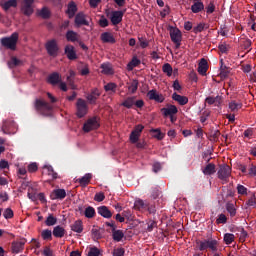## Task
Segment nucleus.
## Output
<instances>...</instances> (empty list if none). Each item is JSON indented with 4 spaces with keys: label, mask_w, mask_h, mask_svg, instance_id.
<instances>
[{
    "label": "nucleus",
    "mask_w": 256,
    "mask_h": 256,
    "mask_svg": "<svg viewBox=\"0 0 256 256\" xmlns=\"http://www.w3.org/2000/svg\"><path fill=\"white\" fill-rule=\"evenodd\" d=\"M162 71L163 73H166L168 77H171V75H173V67L169 63H166L162 66Z\"/></svg>",
    "instance_id": "obj_43"
},
{
    "label": "nucleus",
    "mask_w": 256,
    "mask_h": 256,
    "mask_svg": "<svg viewBox=\"0 0 256 256\" xmlns=\"http://www.w3.org/2000/svg\"><path fill=\"white\" fill-rule=\"evenodd\" d=\"M65 233H66L65 228L58 225L53 228L52 235H54L57 239H61L65 237Z\"/></svg>",
    "instance_id": "obj_27"
},
{
    "label": "nucleus",
    "mask_w": 256,
    "mask_h": 256,
    "mask_svg": "<svg viewBox=\"0 0 256 256\" xmlns=\"http://www.w3.org/2000/svg\"><path fill=\"white\" fill-rule=\"evenodd\" d=\"M47 81L50 85H53V87H55V85H59L61 83L62 78L58 72H53L48 76Z\"/></svg>",
    "instance_id": "obj_17"
},
{
    "label": "nucleus",
    "mask_w": 256,
    "mask_h": 256,
    "mask_svg": "<svg viewBox=\"0 0 256 256\" xmlns=\"http://www.w3.org/2000/svg\"><path fill=\"white\" fill-rule=\"evenodd\" d=\"M241 107H243V105L241 103H237L236 101H231L229 103V109L231 111H239V109H241Z\"/></svg>",
    "instance_id": "obj_49"
},
{
    "label": "nucleus",
    "mask_w": 256,
    "mask_h": 256,
    "mask_svg": "<svg viewBox=\"0 0 256 256\" xmlns=\"http://www.w3.org/2000/svg\"><path fill=\"white\" fill-rule=\"evenodd\" d=\"M137 89H139V81L133 80L129 85L128 90L130 91V93L135 94L137 93Z\"/></svg>",
    "instance_id": "obj_42"
},
{
    "label": "nucleus",
    "mask_w": 256,
    "mask_h": 256,
    "mask_svg": "<svg viewBox=\"0 0 256 256\" xmlns=\"http://www.w3.org/2000/svg\"><path fill=\"white\" fill-rule=\"evenodd\" d=\"M104 90L106 92L112 91V93H115L117 91V84L110 82L104 86Z\"/></svg>",
    "instance_id": "obj_48"
},
{
    "label": "nucleus",
    "mask_w": 256,
    "mask_h": 256,
    "mask_svg": "<svg viewBox=\"0 0 256 256\" xmlns=\"http://www.w3.org/2000/svg\"><path fill=\"white\" fill-rule=\"evenodd\" d=\"M100 39L102 43H110L112 45L116 43L115 37L110 32H103Z\"/></svg>",
    "instance_id": "obj_21"
},
{
    "label": "nucleus",
    "mask_w": 256,
    "mask_h": 256,
    "mask_svg": "<svg viewBox=\"0 0 256 256\" xmlns=\"http://www.w3.org/2000/svg\"><path fill=\"white\" fill-rule=\"evenodd\" d=\"M66 197H67V192L65 191V189H61V188L54 189L50 194V199L52 201H55L57 199L60 201H63V199H65Z\"/></svg>",
    "instance_id": "obj_11"
},
{
    "label": "nucleus",
    "mask_w": 256,
    "mask_h": 256,
    "mask_svg": "<svg viewBox=\"0 0 256 256\" xmlns=\"http://www.w3.org/2000/svg\"><path fill=\"white\" fill-rule=\"evenodd\" d=\"M76 115L79 119H83L85 115H87V111H89V107L87 106V102L82 98H79L76 103Z\"/></svg>",
    "instance_id": "obj_6"
},
{
    "label": "nucleus",
    "mask_w": 256,
    "mask_h": 256,
    "mask_svg": "<svg viewBox=\"0 0 256 256\" xmlns=\"http://www.w3.org/2000/svg\"><path fill=\"white\" fill-rule=\"evenodd\" d=\"M77 11V4L74 1L69 2L66 10V15H68L69 19H73Z\"/></svg>",
    "instance_id": "obj_19"
},
{
    "label": "nucleus",
    "mask_w": 256,
    "mask_h": 256,
    "mask_svg": "<svg viewBox=\"0 0 256 256\" xmlns=\"http://www.w3.org/2000/svg\"><path fill=\"white\" fill-rule=\"evenodd\" d=\"M18 65H21V60H19L17 57H12L8 62V67L10 69H13V67H18Z\"/></svg>",
    "instance_id": "obj_47"
},
{
    "label": "nucleus",
    "mask_w": 256,
    "mask_h": 256,
    "mask_svg": "<svg viewBox=\"0 0 256 256\" xmlns=\"http://www.w3.org/2000/svg\"><path fill=\"white\" fill-rule=\"evenodd\" d=\"M220 79H227L231 73V68L223 64V59L220 60Z\"/></svg>",
    "instance_id": "obj_22"
},
{
    "label": "nucleus",
    "mask_w": 256,
    "mask_h": 256,
    "mask_svg": "<svg viewBox=\"0 0 256 256\" xmlns=\"http://www.w3.org/2000/svg\"><path fill=\"white\" fill-rule=\"evenodd\" d=\"M123 237H125V233H123V230H117V229H112V239L119 243V241L123 240Z\"/></svg>",
    "instance_id": "obj_28"
},
{
    "label": "nucleus",
    "mask_w": 256,
    "mask_h": 256,
    "mask_svg": "<svg viewBox=\"0 0 256 256\" xmlns=\"http://www.w3.org/2000/svg\"><path fill=\"white\" fill-rule=\"evenodd\" d=\"M99 121L97 117L89 118L83 125V131L85 133H89L90 131H95V129H99Z\"/></svg>",
    "instance_id": "obj_7"
},
{
    "label": "nucleus",
    "mask_w": 256,
    "mask_h": 256,
    "mask_svg": "<svg viewBox=\"0 0 256 256\" xmlns=\"http://www.w3.org/2000/svg\"><path fill=\"white\" fill-rule=\"evenodd\" d=\"M74 26L79 29V27H89V20L87 19V15L83 12H79L75 15Z\"/></svg>",
    "instance_id": "obj_8"
},
{
    "label": "nucleus",
    "mask_w": 256,
    "mask_h": 256,
    "mask_svg": "<svg viewBox=\"0 0 256 256\" xmlns=\"http://www.w3.org/2000/svg\"><path fill=\"white\" fill-rule=\"evenodd\" d=\"M79 35L77 34V32L73 31V30H69L66 33V39L67 41H70L71 43H75V41H77Z\"/></svg>",
    "instance_id": "obj_34"
},
{
    "label": "nucleus",
    "mask_w": 256,
    "mask_h": 256,
    "mask_svg": "<svg viewBox=\"0 0 256 256\" xmlns=\"http://www.w3.org/2000/svg\"><path fill=\"white\" fill-rule=\"evenodd\" d=\"M10 7H17V0H8L2 4L4 11H9Z\"/></svg>",
    "instance_id": "obj_41"
},
{
    "label": "nucleus",
    "mask_w": 256,
    "mask_h": 256,
    "mask_svg": "<svg viewBox=\"0 0 256 256\" xmlns=\"http://www.w3.org/2000/svg\"><path fill=\"white\" fill-rule=\"evenodd\" d=\"M91 233H92V239H94V240L101 239V232H99V229L93 228L91 230Z\"/></svg>",
    "instance_id": "obj_60"
},
{
    "label": "nucleus",
    "mask_w": 256,
    "mask_h": 256,
    "mask_svg": "<svg viewBox=\"0 0 256 256\" xmlns=\"http://www.w3.org/2000/svg\"><path fill=\"white\" fill-rule=\"evenodd\" d=\"M147 97L150 99V101H156V103H163V101H165V96L157 93V90L155 89L148 91Z\"/></svg>",
    "instance_id": "obj_12"
},
{
    "label": "nucleus",
    "mask_w": 256,
    "mask_h": 256,
    "mask_svg": "<svg viewBox=\"0 0 256 256\" xmlns=\"http://www.w3.org/2000/svg\"><path fill=\"white\" fill-rule=\"evenodd\" d=\"M121 105L122 107H126V109H131V107L135 105V96L126 98V100Z\"/></svg>",
    "instance_id": "obj_37"
},
{
    "label": "nucleus",
    "mask_w": 256,
    "mask_h": 256,
    "mask_svg": "<svg viewBox=\"0 0 256 256\" xmlns=\"http://www.w3.org/2000/svg\"><path fill=\"white\" fill-rule=\"evenodd\" d=\"M139 65H141V60H139L137 57H133L128 63L127 69L128 71H133V69H135V67H139Z\"/></svg>",
    "instance_id": "obj_33"
},
{
    "label": "nucleus",
    "mask_w": 256,
    "mask_h": 256,
    "mask_svg": "<svg viewBox=\"0 0 256 256\" xmlns=\"http://www.w3.org/2000/svg\"><path fill=\"white\" fill-rule=\"evenodd\" d=\"M25 247V240H21L20 242L12 243V253H21Z\"/></svg>",
    "instance_id": "obj_25"
},
{
    "label": "nucleus",
    "mask_w": 256,
    "mask_h": 256,
    "mask_svg": "<svg viewBox=\"0 0 256 256\" xmlns=\"http://www.w3.org/2000/svg\"><path fill=\"white\" fill-rule=\"evenodd\" d=\"M97 211L98 215H101V217H104V219H111V217H113V213L107 206H99Z\"/></svg>",
    "instance_id": "obj_20"
},
{
    "label": "nucleus",
    "mask_w": 256,
    "mask_h": 256,
    "mask_svg": "<svg viewBox=\"0 0 256 256\" xmlns=\"http://www.w3.org/2000/svg\"><path fill=\"white\" fill-rule=\"evenodd\" d=\"M161 113L164 117H170L172 115H177V113H179V109H177V106L175 105H168L167 108L161 109Z\"/></svg>",
    "instance_id": "obj_16"
},
{
    "label": "nucleus",
    "mask_w": 256,
    "mask_h": 256,
    "mask_svg": "<svg viewBox=\"0 0 256 256\" xmlns=\"http://www.w3.org/2000/svg\"><path fill=\"white\" fill-rule=\"evenodd\" d=\"M205 29H209V24L205 22H200L196 27L193 28V33L197 35L198 33H202Z\"/></svg>",
    "instance_id": "obj_32"
},
{
    "label": "nucleus",
    "mask_w": 256,
    "mask_h": 256,
    "mask_svg": "<svg viewBox=\"0 0 256 256\" xmlns=\"http://www.w3.org/2000/svg\"><path fill=\"white\" fill-rule=\"evenodd\" d=\"M45 49L50 57H57L59 55V44H57L55 39L47 41Z\"/></svg>",
    "instance_id": "obj_4"
},
{
    "label": "nucleus",
    "mask_w": 256,
    "mask_h": 256,
    "mask_svg": "<svg viewBox=\"0 0 256 256\" xmlns=\"http://www.w3.org/2000/svg\"><path fill=\"white\" fill-rule=\"evenodd\" d=\"M170 39L175 44V49H179L181 47V41H183V35L181 34V30L171 27Z\"/></svg>",
    "instance_id": "obj_3"
},
{
    "label": "nucleus",
    "mask_w": 256,
    "mask_h": 256,
    "mask_svg": "<svg viewBox=\"0 0 256 256\" xmlns=\"http://www.w3.org/2000/svg\"><path fill=\"white\" fill-rule=\"evenodd\" d=\"M14 215L13 209L11 208H6L3 212V217L6 219H13Z\"/></svg>",
    "instance_id": "obj_50"
},
{
    "label": "nucleus",
    "mask_w": 256,
    "mask_h": 256,
    "mask_svg": "<svg viewBox=\"0 0 256 256\" xmlns=\"http://www.w3.org/2000/svg\"><path fill=\"white\" fill-rule=\"evenodd\" d=\"M100 68L102 69V73L104 75H113L115 71H113V66L111 63H103L101 64Z\"/></svg>",
    "instance_id": "obj_30"
},
{
    "label": "nucleus",
    "mask_w": 256,
    "mask_h": 256,
    "mask_svg": "<svg viewBox=\"0 0 256 256\" xmlns=\"http://www.w3.org/2000/svg\"><path fill=\"white\" fill-rule=\"evenodd\" d=\"M216 223L217 225H225L227 223V216L225 214L218 215Z\"/></svg>",
    "instance_id": "obj_51"
},
{
    "label": "nucleus",
    "mask_w": 256,
    "mask_h": 256,
    "mask_svg": "<svg viewBox=\"0 0 256 256\" xmlns=\"http://www.w3.org/2000/svg\"><path fill=\"white\" fill-rule=\"evenodd\" d=\"M99 25L100 27H109V20H107V18H105L104 16L101 17V19L99 20Z\"/></svg>",
    "instance_id": "obj_62"
},
{
    "label": "nucleus",
    "mask_w": 256,
    "mask_h": 256,
    "mask_svg": "<svg viewBox=\"0 0 256 256\" xmlns=\"http://www.w3.org/2000/svg\"><path fill=\"white\" fill-rule=\"evenodd\" d=\"M147 203H145L143 200L141 199H138L134 202V206L133 208L136 210V211H141V212H144V211H147Z\"/></svg>",
    "instance_id": "obj_26"
},
{
    "label": "nucleus",
    "mask_w": 256,
    "mask_h": 256,
    "mask_svg": "<svg viewBox=\"0 0 256 256\" xmlns=\"http://www.w3.org/2000/svg\"><path fill=\"white\" fill-rule=\"evenodd\" d=\"M233 241H235V235L234 234H231V233L224 234V243L226 245H231V243H233Z\"/></svg>",
    "instance_id": "obj_44"
},
{
    "label": "nucleus",
    "mask_w": 256,
    "mask_h": 256,
    "mask_svg": "<svg viewBox=\"0 0 256 256\" xmlns=\"http://www.w3.org/2000/svg\"><path fill=\"white\" fill-rule=\"evenodd\" d=\"M99 255H101V251H99V248L97 247L90 248L88 252V256H99Z\"/></svg>",
    "instance_id": "obj_57"
},
{
    "label": "nucleus",
    "mask_w": 256,
    "mask_h": 256,
    "mask_svg": "<svg viewBox=\"0 0 256 256\" xmlns=\"http://www.w3.org/2000/svg\"><path fill=\"white\" fill-rule=\"evenodd\" d=\"M194 1L195 2L191 6L192 13H201V11L205 9V5L203 4V2L199 0H194Z\"/></svg>",
    "instance_id": "obj_23"
},
{
    "label": "nucleus",
    "mask_w": 256,
    "mask_h": 256,
    "mask_svg": "<svg viewBox=\"0 0 256 256\" xmlns=\"http://www.w3.org/2000/svg\"><path fill=\"white\" fill-rule=\"evenodd\" d=\"M152 133H154V137L159 141H161L165 137V134H163L159 129H153Z\"/></svg>",
    "instance_id": "obj_53"
},
{
    "label": "nucleus",
    "mask_w": 256,
    "mask_h": 256,
    "mask_svg": "<svg viewBox=\"0 0 256 256\" xmlns=\"http://www.w3.org/2000/svg\"><path fill=\"white\" fill-rule=\"evenodd\" d=\"M44 169H47L48 175L52 177V179H57V172L53 170V166H44Z\"/></svg>",
    "instance_id": "obj_52"
},
{
    "label": "nucleus",
    "mask_w": 256,
    "mask_h": 256,
    "mask_svg": "<svg viewBox=\"0 0 256 256\" xmlns=\"http://www.w3.org/2000/svg\"><path fill=\"white\" fill-rule=\"evenodd\" d=\"M113 256H125V248H116L112 252Z\"/></svg>",
    "instance_id": "obj_58"
},
{
    "label": "nucleus",
    "mask_w": 256,
    "mask_h": 256,
    "mask_svg": "<svg viewBox=\"0 0 256 256\" xmlns=\"http://www.w3.org/2000/svg\"><path fill=\"white\" fill-rule=\"evenodd\" d=\"M123 15H125L124 11H112L110 17L112 25H119L123 21Z\"/></svg>",
    "instance_id": "obj_14"
},
{
    "label": "nucleus",
    "mask_w": 256,
    "mask_h": 256,
    "mask_svg": "<svg viewBox=\"0 0 256 256\" xmlns=\"http://www.w3.org/2000/svg\"><path fill=\"white\" fill-rule=\"evenodd\" d=\"M209 70V64L207 63V60L205 58H202L200 60V63L198 64V73L205 77L207 75V71Z\"/></svg>",
    "instance_id": "obj_18"
},
{
    "label": "nucleus",
    "mask_w": 256,
    "mask_h": 256,
    "mask_svg": "<svg viewBox=\"0 0 256 256\" xmlns=\"http://www.w3.org/2000/svg\"><path fill=\"white\" fill-rule=\"evenodd\" d=\"M17 41H19V33L14 32L9 37L1 38L0 43L2 47L15 51L17 49Z\"/></svg>",
    "instance_id": "obj_2"
},
{
    "label": "nucleus",
    "mask_w": 256,
    "mask_h": 256,
    "mask_svg": "<svg viewBox=\"0 0 256 256\" xmlns=\"http://www.w3.org/2000/svg\"><path fill=\"white\" fill-rule=\"evenodd\" d=\"M39 15L42 19H49L51 17V11H49V8L44 7L40 10Z\"/></svg>",
    "instance_id": "obj_45"
},
{
    "label": "nucleus",
    "mask_w": 256,
    "mask_h": 256,
    "mask_svg": "<svg viewBox=\"0 0 256 256\" xmlns=\"http://www.w3.org/2000/svg\"><path fill=\"white\" fill-rule=\"evenodd\" d=\"M138 41L142 49H147V47H149V41H147V38L139 37Z\"/></svg>",
    "instance_id": "obj_54"
},
{
    "label": "nucleus",
    "mask_w": 256,
    "mask_h": 256,
    "mask_svg": "<svg viewBox=\"0 0 256 256\" xmlns=\"http://www.w3.org/2000/svg\"><path fill=\"white\" fill-rule=\"evenodd\" d=\"M237 193H238V195H247V187H245L241 184H238L237 185Z\"/></svg>",
    "instance_id": "obj_59"
},
{
    "label": "nucleus",
    "mask_w": 256,
    "mask_h": 256,
    "mask_svg": "<svg viewBox=\"0 0 256 256\" xmlns=\"http://www.w3.org/2000/svg\"><path fill=\"white\" fill-rule=\"evenodd\" d=\"M41 237L44 241H51V239H53V232L49 229H45L41 232Z\"/></svg>",
    "instance_id": "obj_39"
},
{
    "label": "nucleus",
    "mask_w": 256,
    "mask_h": 256,
    "mask_svg": "<svg viewBox=\"0 0 256 256\" xmlns=\"http://www.w3.org/2000/svg\"><path fill=\"white\" fill-rule=\"evenodd\" d=\"M84 215L87 219H93L95 217V208L88 206L84 211Z\"/></svg>",
    "instance_id": "obj_40"
},
{
    "label": "nucleus",
    "mask_w": 256,
    "mask_h": 256,
    "mask_svg": "<svg viewBox=\"0 0 256 256\" xmlns=\"http://www.w3.org/2000/svg\"><path fill=\"white\" fill-rule=\"evenodd\" d=\"M139 137L138 134H136L135 132H131L130 134V141L131 143H137V141H139Z\"/></svg>",
    "instance_id": "obj_63"
},
{
    "label": "nucleus",
    "mask_w": 256,
    "mask_h": 256,
    "mask_svg": "<svg viewBox=\"0 0 256 256\" xmlns=\"http://www.w3.org/2000/svg\"><path fill=\"white\" fill-rule=\"evenodd\" d=\"M226 211H228L230 217H235L237 215V208H235V204L231 202L226 203Z\"/></svg>",
    "instance_id": "obj_35"
},
{
    "label": "nucleus",
    "mask_w": 256,
    "mask_h": 256,
    "mask_svg": "<svg viewBox=\"0 0 256 256\" xmlns=\"http://www.w3.org/2000/svg\"><path fill=\"white\" fill-rule=\"evenodd\" d=\"M172 99L173 101H177L179 105H187V103H189V98H187V96H181L177 93L172 94Z\"/></svg>",
    "instance_id": "obj_24"
},
{
    "label": "nucleus",
    "mask_w": 256,
    "mask_h": 256,
    "mask_svg": "<svg viewBox=\"0 0 256 256\" xmlns=\"http://www.w3.org/2000/svg\"><path fill=\"white\" fill-rule=\"evenodd\" d=\"M219 242L215 239H208L200 241L199 251H206V249H211L213 252L217 251Z\"/></svg>",
    "instance_id": "obj_5"
},
{
    "label": "nucleus",
    "mask_w": 256,
    "mask_h": 256,
    "mask_svg": "<svg viewBox=\"0 0 256 256\" xmlns=\"http://www.w3.org/2000/svg\"><path fill=\"white\" fill-rule=\"evenodd\" d=\"M92 177L93 175L88 173V174H85L83 177L79 178L77 181L78 183H80L81 187H87V185L91 183Z\"/></svg>",
    "instance_id": "obj_31"
},
{
    "label": "nucleus",
    "mask_w": 256,
    "mask_h": 256,
    "mask_svg": "<svg viewBox=\"0 0 256 256\" xmlns=\"http://www.w3.org/2000/svg\"><path fill=\"white\" fill-rule=\"evenodd\" d=\"M229 177H231V167L227 164L220 166V169L218 170V178L222 181H226Z\"/></svg>",
    "instance_id": "obj_10"
},
{
    "label": "nucleus",
    "mask_w": 256,
    "mask_h": 256,
    "mask_svg": "<svg viewBox=\"0 0 256 256\" xmlns=\"http://www.w3.org/2000/svg\"><path fill=\"white\" fill-rule=\"evenodd\" d=\"M42 255H44V256H54V255H53V250H51V248H49V247L46 246V247L44 248V250H43Z\"/></svg>",
    "instance_id": "obj_64"
},
{
    "label": "nucleus",
    "mask_w": 256,
    "mask_h": 256,
    "mask_svg": "<svg viewBox=\"0 0 256 256\" xmlns=\"http://www.w3.org/2000/svg\"><path fill=\"white\" fill-rule=\"evenodd\" d=\"M35 0H23L22 6H21V13L25 15L26 17H31L33 15V3Z\"/></svg>",
    "instance_id": "obj_9"
},
{
    "label": "nucleus",
    "mask_w": 256,
    "mask_h": 256,
    "mask_svg": "<svg viewBox=\"0 0 256 256\" xmlns=\"http://www.w3.org/2000/svg\"><path fill=\"white\" fill-rule=\"evenodd\" d=\"M99 97H101V92L99 91V89L94 88L91 90V93L87 95L86 99L89 101L91 105H95Z\"/></svg>",
    "instance_id": "obj_15"
},
{
    "label": "nucleus",
    "mask_w": 256,
    "mask_h": 256,
    "mask_svg": "<svg viewBox=\"0 0 256 256\" xmlns=\"http://www.w3.org/2000/svg\"><path fill=\"white\" fill-rule=\"evenodd\" d=\"M45 225L47 227H53V225H57V218H55L53 214H49L45 220Z\"/></svg>",
    "instance_id": "obj_38"
},
{
    "label": "nucleus",
    "mask_w": 256,
    "mask_h": 256,
    "mask_svg": "<svg viewBox=\"0 0 256 256\" xmlns=\"http://www.w3.org/2000/svg\"><path fill=\"white\" fill-rule=\"evenodd\" d=\"M205 10H206L207 15H211L212 13H215V4L213 2H210L206 6Z\"/></svg>",
    "instance_id": "obj_55"
},
{
    "label": "nucleus",
    "mask_w": 256,
    "mask_h": 256,
    "mask_svg": "<svg viewBox=\"0 0 256 256\" xmlns=\"http://www.w3.org/2000/svg\"><path fill=\"white\" fill-rule=\"evenodd\" d=\"M70 227L74 233H83V221L81 220H76Z\"/></svg>",
    "instance_id": "obj_29"
},
{
    "label": "nucleus",
    "mask_w": 256,
    "mask_h": 256,
    "mask_svg": "<svg viewBox=\"0 0 256 256\" xmlns=\"http://www.w3.org/2000/svg\"><path fill=\"white\" fill-rule=\"evenodd\" d=\"M202 172L205 175H214V173H215V164L209 163L208 165H206L205 168L202 169Z\"/></svg>",
    "instance_id": "obj_36"
},
{
    "label": "nucleus",
    "mask_w": 256,
    "mask_h": 256,
    "mask_svg": "<svg viewBox=\"0 0 256 256\" xmlns=\"http://www.w3.org/2000/svg\"><path fill=\"white\" fill-rule=\"evenodd\" d=\"M155 227H157V217L154 216L153 219L149 220L148 222L147 231L151 233V231H153Z\"/></svg>",
    "instance_id": "obj_46"
},
{
    "label": "nucleus",
    "mask_w": 256,
    "mask_h": 256,
    "mask_svg": "<svg viewBox=\"0 0 256 256\" xmlns=\"http://www.w3.org/2000/svg\"><path fill=\"white\" fill-rule=\"evenodd\" d=\"M246 205L248 207H253V208L256 207V197H255V194H253V196L250 199H248V201L246 202Z\"/></svg>",
    "instance_id": "obj_61"
},
{
    "label": "nucleus",
    "mask_w": 256,
    "mask_h": 256,
    "mask_svg": "<svg viewBox=\"0 0 256 256\" xmlns=\"http://www.w3.org/2000/svg\"><path fill=\"white\" fill-rule=\"evenodd\" d=\"M34 109L43 117H51V115H53V106H51V104H49L47 101L39 98H36L34 101Z\"/></svg>",
    "instance_id": "obj_1"
},
{
    "label": "nucleus",
    "mask_w": 256,
    "mask_h": 256,
    "mask_svg": "<svg viewBox=\"0 0 256 256\" xmlns=\"http://www.w3.org/2000/svg\"><path fill=\"white\" fill-rule=\"evenodd\" d=\"M94 201H97V203H101V201H105V193L103 192L96 193L94 196Z\"/></svg>",
    "instance_id": "obj_56"
},
{
    "label": "nucleus",
    "mask_w": 256,
    "mask_h": 256,
    "mask_svg": "<svg viewBox=\"0 0 256 256\" xmlns=\"http://www.w3.org/2000/svg\"><path fill=\"white\" fill-rule=\"evenodd\" d=\"M64 53L69 61H75V59H77V52L75 51V47L71 44L65 46Z\"/></svg>",
    "instance_id": "obj_13"
}]
</instances>
